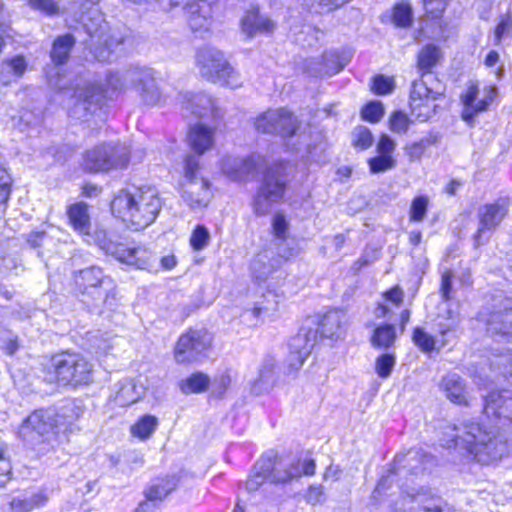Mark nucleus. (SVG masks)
<instances>
[{
    "label": "nucleus",
    "instance_id": "nucleus-40",
    "mask_svg": "<svg viewBox=\"0 0 512 512\" xmlns=\"http://www.w3.org/2000/svg\"><path fill=\"white\" fill-rule=\"evenodd\" d=\"M392 21L397 27L409 28L413 23L411 5L406 1L396 3L392 12Z\"/></svg>",
    "mask_w": 512,
    "mask_h": 512
},
{
    "label": "nucleus",
    "instance_id": "nucleus-2",
    "mask_svg": "<svg viewBox=\"0 0 512 512\" xmlns=\"http://www.w3.org/2000/svg\"><path fill=\"white\" fill-rule=\"evenodd\" d=\"M83 413L82 409L69 404L57 414L52 409H39L30 414L19 428V437L40 452L53 449L58 443V433L66 418L77 419Z\"/></svg>",
    "mask_w": 512,
    "mask_h": 512
},
{
    "label": "nucleus",
    "instance_id": "nucleus-41",
    "mask_svg": "<svg viewBox=\"0 0 512 512\" xmlns=\"http://www.w3.org/2000/svg\"><path fill=\"white\" fill-rule=\"evenodd\" d=\"M158 424L156 417L145 415L141 417L134 425L131 426V434L140 439L149 438L155 431Z\"/></svg>",
    "mask_w": 512,
    "mask_h": 512
},
{
    "label": "nucleus",
    "instance_id": "nucleus-5",
    "mask_svg": "<svg viewBox=\"0 0 512 512\" xmlns=\"http://www.w3.org/2000/svg\"><path fill=\"white\" fill-rule=\"evenodd\" d=\"M51 366L59 384L77 387L92 380L93 364L82 354L65 351L51 358Z\"/></svg>",
    "mask_w": 512,
    "mask_h": 512
},
{
    "label": "nucleus",
    "instance_id": "nucleus-24",
    "mask_svg": "<svg viewBox=\"0 0 512 512\" xmlns=\"http://www.w3.org/2000/svg\"><path fill=\"white\" fill-rule=\"evenodd\" d=\"M487 331L492 335H512V303L506 300L486 319Z\"/></svg>",
    "mask_w": 512,
    "mask_h": 512
},
{
    "label": "nucleus",
    "instance_id": "nucleus-33",
    "mask_svg": "<svg viewBox=\"0 0 512 512\" xmlns=\"http://www.w3.org/2000/svg\"><path fill=\"white\" fill-rule=\"evenodd\" d=\"M75 38L71 34L58 36L50 52L52 62L56 65H62L69 59L70 52L75 45Z\"/></svg>",
    "mask_w": 512,
    "mask_h": 512
},
{
    "label": "nucleus",
    "instance_id": "nucleus-6",
    "mask_svg": "<svg viewBox=\"0 0 512 512\" xmlns=\"http://www.w3.org/2000/svg\"><path fill=\"white\" fill-rule=\"evenodd\" d=\"M199 158L189 154L184 160V173L181 182V198L192 210L206 208L211 199L210 184L204 177L198 176Z\"/></svg>",
    "mask_w": 512,
    "mask_h": 512
},
{
    "label": "nucleus",
    "instance_id": "nucleus-19",
    "mask_svg": "<svg viewBox=\"0 0 512 512\" xmlns=\"http://www.w3.org/2000/svg\"><path fill=\"white\" fill-rule=\"evenodd\" d=\"M261 162L260 156H226L221 161V170L232 181H243L256 171Z\"/></svg>",
    "mask_w": 512,
    "mask_h": 512
},
{
    "label": "nucleus",
    "instance_id": "nucleus-30",
    "mask_svg": "<svg viewBox=\"0 0 512 512\" xmlns=\"http://www.w3.org/2000/svg\"><path fill=\"white\" fill-rule=\"evenodd\" d=\"M345 322V313L341 310H333L326 313L319 323V332L325 338H338L342 334L343 324Z\"/></svg>",
    "mask_w": 512,
    "mask_h": 512
},
{
    "label": "nucleus",
    "instance_id": "nucleus-34",
    "mask_svg": "<svg viewBox=\"0 0 512 512\" xmlns=\"http://www.w3.org/2000/svg\"><path fill=\"white\" fill-rule=\"evenodd\" d=\"M26 70L27 62L26 59L21 55H17L4 60L1 64V75L3 83L8 84L12 81V78L22 77Z\"/></svg>",
    "mask_w": 512,
    "mask_h": 512
},
{
    "label": "nucleus",
    "instance_id": "nucleus-32",
    "mask_svg": "<svg viewBox=\"0 0 512 512\" xmlns=\"http://www.w3.org/2000/svg\"><path fill=\"white\" fill-rule=\"evenodd\" d=\"M178 481L176 476L157 478L145 490V497L161 502L176 489Z\"/></svg>",
    "mask_w": 512,
    "mask_h": 512
},
{
    "label": "nucleus",
    "instance_id": "nucleus-31",
    "mask_svg": "<svg viewBox=\"0 0 512 512\" xmlns=\"http://www.w3.org/2000/svg\"><path fill=\"white\" fill-rule=\"evenodd\" d=\"M104 99V91L99 85H88L79 95L76 104L77 110H83L86 114H94L100 109Z\"/></svg>",
    "mask_w": 512,
    "mask_h": 512
},
{
    "label": "nucleus",
    "instance_id": "nucleus-23",
    "mask_svg": "<svg viewBox=\"0 0 512 512\" xmlns=\"http://www.w3.org/2000/svg\"><path fill=\"white\" fill-rule=\"evenodd\" d=\"M272 234L274 236V245L280 258L287 260L296 255V248L291 246L293 241L288 242L289 222L281 213H276L272 219Z\"/></svg>",
    "mask_w": 512,
    "mask_h": 512
},
{
    "label": "nucleus",
    "instance_id": "nucleus-43",
    "mask_svg": "<svg viewBox=\"0 0 512 512\" xmlns=\"http://www.w3.org/2000/svg\"><path fill=\"white\" fill-rule=\"evenodd\" d=\"M275 266L269 262L266 254L257 255L251 263V271L258 281L266 280L274 271Z\"/></svg>",
    "mask_w": 512,
    "mask_h": 512
},
{
    "label": "nucleus",
    "instance_id": "nucleus-38",
    "mask_svg": "<svg viewBox=\"0 0 512 512\" xmlns=\"http://www.w3.org/2000/svg\"><path fill=\"white\" fill-rule=\"evenodd\" d=\"M396 329L394 325L383 324L378 326L371 337L373 347L388 349L396 340Z\"/></svg>",
    "mask_w": 512,
    "mask_h": 512
},
{
    "label": "nucleus",
    "instance_id": "nucleus-28",
    "mask_svg": "<svg viewBox=\"0 0 512 512\" xmlns=\"http://www.w3.org/2000/svg\"><path fill=\"white\" fill-rule=\"evenodd\" d=\"M67 216L70 225L76 232L84 235L90 234L91 220L89 207L86 203L77 202L68 206Z\"/></svg>",
    "mask_w": 512,
    "mask_h": 512
},
{
    "label": "nucleus",
    "instance_id": "nucleus-17",
    "mask_svg": "<svg viewBox=\"0 0 512 512\" xmlns=\"http://www.w3.org/2000/svg\"><path fill=\"white\" fill-rule=\"evenodd\" d=\"M263 457H268L269 481L273 484H288L302 476L298 459L272 454H266Z\"/></svg>",
    "mask_w": 512,
    "mask_h": 512
},
{
    "label": "nucleus",
    "instance_id": "nucleus-52",
    "mask_svg": "<svg viewBox=\"0 0 512 512\" xmlns=\"http://www.w3.org/2000/svg\"><path fill=\"white\" fill-rule=\"evenodd\" d=\"M362 118L366 121L376 123L384 115V108L381 102L372 101L365 105L361 111Z\"/></svg>",
    "mask_w": 512,
    "mask_h": 512
},
{
    "label": "nucleus",
    "instance_id": "nucleus-63",
    "mask_svg": "<svg viewBox=\"0 0 512 512\" xmlns=\"http://www.w3.org/2000/svg\"><path fill=\"white\" fill-rule=\"evenodd\" d=\"M11 181L10 175L0 166V204L5 203L9 198Z\"/></svg>",
    "mask_w": 512,
    "mask_h": 512
},
{
    "label": "nucleus",
    "instance_id": "nucleus-57",
    "mask_svg": "<svg viewBox=\"0 0 512 512\" xmlns=\"http://www.w3.org/2000/svg\"><path fill=\"white\" fill-rule=\"evenodd\" d=\"M394 471H395V469H394V464H393L392 468L389 470L388 474L385 476H382L381 479L379 480L376 488L374 489V491L372 493V498L376 499L377 497L381 496L382 493L390 487V485L393 481V477L402 476V474L400 473L399 470H396V472H394Z\"/></svg>",
    "mask_w": 512,
    "mask_h": 512
},
{
    "label": "nucleus",
    "instance_id": "nucleus-44",
    "mask_svg": "<svg viewBox=\"0 0 512 512\" xmlns=\"http://www.w3.org/2000/svg\"><path fill=\"white\" fill-rule=\"evenodd\" d=\"M321 59L323 60V62H320L319 60L315 59L307 61L305 68L310 75L315 77H322L337 73L338 71L341 70V67H330L326 63V61L328 60L327 54L323 55Z\"/></svg>",
    "mask_w": 512,
    "mask_h": 512
},
{
    "label": "nucleus",
    "instance_id": "nucleus-22",
    "mask_svg": "<svg viewBox=\"0 0 512 512\" xmlns=\"http://www.w3.org/2000/svg\"><path fill=\"white\" fill-rule=\"evenodd\" d=\"M191 30L204 36L210 32L213 24V8L207 2H195L185 7Z\"/></svg>",
    "mask_w": 512,
    "mask_h": 512
},
{
    "label": "nucleus",
    "instance_id": "nucleus-56",
    "mask_svg": "<svg viewBox=\"0 0 512 512\" xmlns=\"http://www.w3.org/2000/svg\"><path fill=\"white\" fill-rule=\"evenodd\" d=\"M394 89V80L391 77L377 75L373 78L372 90L379 95L389 94Z\"/></svg>",
    "mask_w": 512,
    "mask_h": 512
},
{
    "label": "nucleus",
    "instance_id": "nucleus-12",
    "mask_svg": "<svg viewBox=\"0 0 512 512\" xmlns=\"http://www.w3.org/2000/svg\"><path fill=\"white\" fill-rule=\"evenodd\" d=\"M510 202L508 198H499L492 203L481 205L477 211L478 228L473 236L475 246L488 240L508 215Z\"/></svg>",
    "mask_w": 512,
    "mask_h": 512
},
{
    "label": "nucleus",
    "instance_id": "nucleus-3",
    "mask_svg": "<svg viewBox=\"0 0 512 512\" xmlns=\"http://www.w3.org/2000/svg\"><path fill=\"white\" fill-rule=\"evenodd\" d=\"M440 58L441 51L433 44L424 46L418 54L417 68L421 78L412 82L409 105L412 115L421 122L429 120L435 114L438 107L436 100L442 96L440 90L428 85V80L432 79L430 72Z\"/></svg>",
    "mask_w": 512,
    "mask_h": 512
},
{
    "label": "nucleus",
    "instance_id": "nucleus-54",
    "mask_svg": "<svg viewBox=\"0 0 512 512\" xmlns=\"http://www.w3.org/2000/svg\"><path fill=\"white\" fill-rule=\"evenodd\" d=\"M413 342L415 343V345H417L421 350L425 352H430L435 347L434 338L419 327L414 329Z\"/></svg>",
    "mask_w": 512,
    "mask_h": 512
},
{
    "label": "nucleus",
    "instance_id": "nucleus-62",
    "mask_svg": "<svg viewBox=\"0 0 512 512\" xmlns=\"http://www.w3.org/2000/svg\"><path fill=\"white\" fill-rule=\"evenodd\" d=\"M11 472V465L9 459L6 457V448L4 444H0V486L4 485L9 480Z\"/></svg>",
    "mask_w": 512,
    "mask_h": 512
},
{
    "label": "nucleus",
    "instance_id": "nucleus-64",
    "mask_svg": "<svg viewBox=\"0 0 512 512\" xmlns=\"http://www.w3.org/2000/svg\"><path fill=\"white\" fill-rule=\"evenodd\" d=\"M396 147L394 140L386 134H383L376 146L379 155H392Z\"/></svg>",
    "mask_w": 512,
    "mask_h": 512
},
{
    "label": "nucleus",
    "instance_id": "nucleus-47",
    "mask_svg": "<svg viewBox=\"0 0 512 512\" xmlns=\"http://www.w3.org/2000/svg\"><path fill=\"white\" fill-rule=\"evenodd\" d=\"M277 309V302L275 300V296L271 293L264 296V299L262 301H259L255 304L252 314L259 318L261 316L263 317H269L271 316Z\"/></svg>",
    "mask_w": 512,
    "mask_h": 512
},
{
    "label": "nucleus",
    "instance_id": "nucleus-9",
    "mask_svg": "<svg viewBox=\"0 0 512 512\" xmlns=\"http://www.w3.org/2000/svg\"><path fill=\"white\" fill-rule=\"evenodd\" d=\"M84 28L90 37L91 46L96 49V57L100 61L109 60V54L124 42L119 31L112 30L99 12H94L84 22Z\"/></svg>",
    "mask_w": 512,
    "mask_h": 512
},
{
    "label": "nucleus",
    "instance_id": "nucleus-14",
    "mask_svg": "<svg viewBox=\"0 0 512 512\" xmlns=\"http://www.w3.org/2000/svg\"><path fill=\"white\" fill-rule=\"evenodd\" d=\"M154 71L147 67H135L126 72V79L132 82L135 91L144 105L155 106L162 100Z\"/></svg>",
    "mask_w": 512,
    "mask_h": 512
},
{
    "label": "nucleus",
    "instance_id": "nucleus-21",
    "mask_svg": "<svg viewBox=\"0 0 512 512\" xmlns=\"http://www.w3.org/2000/svg\"><path fill=\"white\" fill-rule=\"evenodd\" d=\"M240 27L242 34L253 38L257 35L273 33L276 24L268 16L261 14L257 7H251L242 17Z\"/></svg>",
    "mask_w": 512,
    "mask_h": 512
},
{
    "label": "nucleus",
    "instance_id": "nucleus-51",
    "mask_svg": "<svg viewBox=\"0 0 512 512\" xmlns=\"http://www.w3.org/2000/svg\"><path fill=\"white\" fill-rule=\"evenodd\" d=\"M512 36V13L508 12L500 17L494 31L495 44L499 45L504 37Z\"/></svg>",
    "mask_w": 512,
    "mask_h": 512
},
{
    "label": "nucleus",
    "instance_id": "nucleus-1",
    "mask_svg": "<svg viewBox=\"0 0 512 512\" xmlns=\"http://www.w3.org/2000/svg\"><path fill=\"white\" fill-rule=\"evenodd\" d=\"M161 209L162 201L150 187L121 190L111 202L112 214L135 231L151 225Z\"/></svg>",
    "mask_w": 512,
    "mask_h": 512
},
{
    "label": "nucleus",
    "instance_id": "nucleus-36",
    "mask_svg": "<svg viewBox=\"0 0 512 512\" xmlns=\"http://www.w3.org/2000/svg\"><path fill=\"white\" fill-rule=\"evenodd\" d=\"M142 394V387H137L132 380H125L120 384L114 400L120 406H129L135 403Z\"/></svg>",
    "mask_w": 512,
    "mask_h": 512
},
{
    "label": "nucleus",
    "instance_id": "nucleus-39",
    "mask_svg": "<svg viewBox=\"0 0 512 512\" xmlns=\"http://www.w3.org/2000/svg\"><path fill=\"white\" fill-rule=\"evenodd\" d=\"M46 501L45 495L37 493L24 498L14 497L10 502V507L14 512H30L34 508L43 506Z\"/></svg>",
    "mask_w": 512,
    "mask_h": 512
},
{
    "label": "nucleus",
    "instance_id": "nucleus-46",
    "mask_svg": "<svg viewBox=\"0 0 512 512\" xmlns=\"http://www.w3.org/2000/svg\"><path fill=\"white\" fill-rule=\"evenodd\" d=\"M396 364V357L392 353L379 355L375 360V372L380 378H388Z\"/></svg>",
    "mask_w": 512,
    "mask_h": 512
},
{
    "label": "nucleus",
    "instance_id": "nucleus-15",
    "mask_svg": "<svg viewBox=\"0 0 512 512\" xmlns=\"http://www.w3.org/2000/svg\"><path fill=\"white\" fill-rule=\"evenodd\" d=\"M211 344V337L206 331L190 330L180 336L175 347V359L178 363H190Z\"/></svg>",
    "mask_w": 512,
    "mask_h": 512
},
{
    "label": "nucleus",
    "instance_id": "nucleus-35",
    "mask_svg": "<svg viewBox=\"0 0 512 512\" xmlns=\"http://www.w3.org/2000/svg\"><path fill=\"white\" fill-rule=\"evenodd\" d=\"M268 468V457L262 456L254 464L252 472L245 483L247 491H257L265 480H269Z\"/></svg>",
    "mask_w": 512,
    "mask_h": 512
},
{
    "label": "nucleus",
    "instance_id": "nucleus-10",
    "mask_svg": "<svg viewBox=\"0 0 512 512\" xmlns=\"http://www.w3.org/2000/svg\"><path fill=\"white\" fill-rule=\"evenodd\" d=\"M75 283L82 295V302L91 299L93 303L107 302L109 292L113 288L110 277L105 276L99 267H88L80 270L75 276Z\"/></svg>",
    "mask_w": 512,
    "mask_h": 512
},
{
    "label": "nucleus",
    "instance_id": "nucleus-53",
    "mask_svg": "<svg viewBox=\"0 0 512 512\" xmlns=\"http://www.w3.org/2000/svg\"><path fill=\"white\" fill-rule=\"evenodd\" d=\"M210 240V234L206 227L198 225L190 238V244L194 250L204 249Z\"/></svg>",
    "mask_w": 512,
    "mask_h": 512
},
{
    "label": "nucleus",
    "instance_id": "nucleus-50",
    "mask_svg": "<svg viewBox=\"0 0 512 512\" xmlns=\"http://www.w3.org/2000/svg\"><path fill=\"white\" fill-rule=\"evenodd\" d=\"M413 121L402 111H395L389 118L391 131L395 133H406Z\"/></svg>",
    "mask_w": 512,
    "mask_h": 512
},
{
    "label": "nucleus",
    "instance_id": "nucleus-59",
    "mask_svg": "<svg viewBox=\"0 0 512 512\" xmlns=\"http://www.w3.org/2000/svg\"><path fill=\"white\" fill-rule=\"evenodd\" d=\"M325 498L324 488L320 484L310 485L305 495L307 503L311 505L321 504Z\"/></svg>",
    "mask_w": 512,
    "mask_h": 512
},
{
    "label": "nucleus",
    "instance_id": "nucleus-16",
    "mask_svg": "<svg viewBox=\"0 0 512 512\" xmlns=\"http://www.w3.org/2000/svg\"><path fill=\"white\" fill-rule=\"evenodd\" d=\"M182 99L184 109L198 118L210 119L215 125L223 118V110L211 96L205 93H185Z\"/></svg>",
    "mask_w": 512,
    "mask_h": 512
},
{
    "label": "nucleus",
    "instance_id": "nucleus-13",
    "mask_svg": "<svg viewBox=\"0 0 512 512\" xmlns=\"http://www.w3.org/2000/svg\"><path fill=\"white\" fill-rule=\"evenodd\" d=\"M95 244L106 254L115 257L122 263L134 265L137 268L145 269L148 265L147 252L140 248H129L123 244L114 242L109 238L105 230H96L93 235Z\"/></svg>",
    "mask_w": 512,
    "mask_h": 512
},
{
    "label": "nucleus",
    "instance_id": "nucleus-7",
    "mask_svg": "<svg viewBox=\"0 0 512 512\" xmlns=\"http://www.w3.org/2000/svg\"><path fill=\"white\" fill-rule=\"evenodd\" d=\"M130 148L125 143H102L87 150L83 155V168L98 173L128 166Z\"/></svg>",
    "mask_w": 512,
    "mask_h": 512
},
{
    "label": "nucleus",
    "instance_id": "nucleus-11",
    "mask_svg": "<svg viewBox=\"0 0 512 512\" xmlns=\"http://www.w3.org/2000/svg\"><path fill=\"white\" fill-rule=\"evenodd\" d=\"M254 126L258 132L289 139L297 134L301 127V122L292 112L280 108L268 110L259 115L254 122Z\"/></svg>",
    "mask_w": 512,
    "mask_h": 512
},
{
    "label": "nucleus",
    "instance_id": "nucleus-4",
    "mask_svg": "<svg viewBox=\"0 0 512 512\" xmlns=\"http://www.w3.org/2000/svg\"><path fill=\"white\" fill-rule=\"evenodd\" d=\"M196 65L200 75L208 81L231 88L241 86L239 74L225 59L224 54L214 47L200 48L196 53Z\"/></svg>",
    "mask_w": 512,
    "mask_h": 512
},
{
    "label": "nucleus",
    "instance_id": "nucleus-27",
    "mask_svg": "<svg viewBox=\"0 0 512 512\" xmlns=\"http://www.w3.org/2000/svg\"><path fill=\"white\" fill-rule=\"evenodd\" d=\"M188 142L198 155H202L213 147L214 130L203 124H195L189 130Z\"/></svg>",
    "mask_w": 512,
    "mask_h": 512
},
{
    "label": "nucleus",
    "instance_id": "nucleus-55",
    "mask_svg": "<svg viewBox=\"0 0 512 512\" xmlns=\"http://www.w3.org/2000/svg\"><path fill=\"white\" fill-rule=\"evenodd\" d=\"M373 143L371 131L364 126H359L353 131V144L361 149L369 148Z\"/></svg>",
    "mask_w": 512,
    "mask_h": 512
},
{
    "label": "nucleus",
    "instance_id": "nucleus-61",
    "mask_svg": "<svg viewBox=\"0 0 512 512\" xmlns=\"http://www.w3.org/2000/svg\"><path fill=\"white\" fill-rule=\"evenodd\" d=\"M232 378L229 373L225 372L215 378L213 382V394L221 398L225 394L226 390L230 387Z\"/></svg>",
    "mask_w": 512,
    "mask_h": 512
},
{
    "label": "nucleus",
    "instance_id": "nucleus-37",
    "mask_svg": "<svg viewBox=\"0 0 512 512\" xmlns=\"http://www.w3.org/2000/svg\"><path fill=\"white\" fill-rule=\"evenodd\" d=\"M210 383L208 375L197 372L179 382V388L184 394L201 393L206 391Z\"/></svg>",
    "mask_w": 512,
    "mask_h": 512
},
{
    "label": "nucleus",
    "instance_id": "nucleus-18",
    "mask_svg": "<svg viewBox=\"0 0 512 512\" xmlns=\"http://www.w3.org/2000/svg\"><path fill=\"white\" fill-rule=\"evenodd\" d=\"M484 93V98L478 100L479 88L477 85L472 84L461 96L463 104L461 117L469 125H472L473 120L478 113L485 111L492 103L496 94V88L491 86L485 87Z\"/></svg>",
    "mask_w": 512,
    "mask_h": 512
},
{
    "label": "nucleus",
    "instance_id": "nucleus-29",
    "mask_svg": "<svg viewBox=\"0 0 512 512\" xmlns=\"http://www.w3.org/2000/svg\"><path fill=\"white\" fill-rule=\"evenodd\" d=\"M275 366L276 361L274 358L267 357L263 360L259 368L258 377L251 386V392L253 394H262L273 387L275 383Z\"/></svg>",
    "mask_w": 512,
    "mask_h": 512
},
{
    "label": "nucleus",
    "instance_id": "nucleus-45",
    "mask_svg": "<svg viewBox=\"0 0 512 512\" xmlns=\"http://www.w3.org/2000/svg\"><path fill=\"white\" fill-rule=\"evenodd\" d=\"M34 11L46 16H56L61 13L60 3L57 0H24Z\"/></svg>",
    "mask_w": 512,
    "mask_h": 512
},
{
    "label": "nucleus",
    "instance_id": "nucleus-48",
    "mask_svg": "<svg viewBox=\"0 0 512 512\" xmlns=\"http://www.w3.org/2000/svg\"><path fill=\"white\" fill-rule=\"evenodd\" d=\"M370 171L374 174L385 172L395 167L396 161L392 155H378L368 161Z\"/></svg>",
    "mask_w": 512,
    "mask_h": 512
},
{
    "label": "nucleus",
    "instance_id": "nucleus-60",
    "mask_svg": "<svg viewBox=\"0 0 512 512\" xmlns=\"http://www.w3.org/2000/svg\"><path fill=\"white\" fill-rule=\"evenodd\" d=\"M424 7L433 18H439L445 11L449 0H423Z\"/></svg>",
    "mask_w": 512,
    "mask_h": 512
},
{
    "label": "nucleus",
    "instance_id": "nucleus-8",
    "mask_svg": "<svg viewBox=\"0 0 512 512\" xmlns=\"http://www.w3.org/2000/svg\"><path fill=\"white\" fill-rule=\"evenodd\" d=\"M285 186L286 178L283 165L274 164L268 167L254 198V213L258 216L268 214L273 205L282 199Z\"/></svg>",
    "mask_w": 512,
    "mask_h": 512
},
{
    "label": "nucleus",
    "instance_id": "nucleus-42",
    "mask_svg": "<svg viewBox=\"0 0 512 512\" xmlns=\"http://www.w3.org/2000/svg\"><path fill=\"white\" fill-rule=\"evenodd\" d=\"M490 368L493 370L497 369L512 384V350L495 355L490 361Z\"/></svg>",
    "mask_w": 512,
    "mask_h": 512
},
{
    "label": "nucleus",
    "instance_id": "nucleus-49",
    "mask_svg": "<svg viewBox=\"0 0 512 512\" xmlns=\"http://www.w3.org/2000/svg\"><path fill=\"white\" fill-rule=\"evenodd\" d=\"M429 199L427 196H418L412 201L409 216L411 221L421 222L426 216Z\"/></svg>",
    "mask_w": 512,
    "mask_h": 512
},
{
    "label": "nucleus",
    "instance_id": "nucleus-26",
    "mask_svg": "<svg viewBox=\"0 0 512 512\" xmlns=\"http://www.w3.org/2000/svg\"><path fill=\"white\" fill-rule=\"evenodd\" d=\"M440 388L451 402L468 405L466 382L458 374L450 373L444 376Z\"/></svg>",
    "mask_w": 512,
    "mask_h": 512
},
{
    "label": "nucleus",
    "instance_id": "nucleus-58",
    "mask_svg": "<svg viewBox=\"0 0 512 512\" xmlns=\"http://www.w3.org/2000/svg\"><path fill=\"white\" fill-rule=\"evenodd\" d=\"M431 144L429 139H421L419 141L410 143L406 146L405 150L411 160L420 159L426 148Z\"/></svg>",
    "mask_w": 512,
    "mask_h": 512
},
{
    "label": "nucleus",
    "instance_id": "nucleus-20",
    "mask_svg": "<svg viewBox=\"0 0 512 512\" xmlns=\"http://www.w3.org/2000/svg\"><path fill=\"white\" fill-rule=\"evenodd\" d=\"M315 344L316 332H313V330H301L296 336H294L289 343V367L292 370H298L310 355Z\"/></svg>",
    "mask_w": 512,
    "mask_h": 512
},
{
    "label": "nucleus",
    "instance_id": "nucleus-25",
    "mask_svg": "<svg viewBox=\"0 0 512 512\" xmlns=\"http://www.w3.org/2000/svg\"><path fill=\"white\" fill-rule=\"evenodd\" d=\"M430 455L421 449H410L406 453H399L394 458V469L399 470L402 476L408 473L418 474L424 469L426 462L430 460Z\"/></svg>",
    "mask_w": 512,
    "mask_h": 512
}]
</instances>
